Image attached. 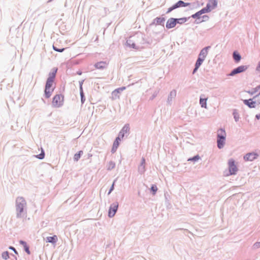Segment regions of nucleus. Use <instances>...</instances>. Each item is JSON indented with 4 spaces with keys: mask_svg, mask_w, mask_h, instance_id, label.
I'll return each mask as SVG.
<instances>
[{
    "mask_svg": "<svg viewBox=\"0 0 260 260\" xmlns=\"http://www.w3.org/2000/svg\"><path fill=\"white\" fill-rule=\"evenodd\" d=\"M20 243L23 246L25 251L27 252V253L29 254L30 251L29 250V247L27 245L26 243L23 241H20Z\"/></svg>",
    "mask_w": 260,
    "mask_h": 260,
    "instance_id": "nucleus-22",
    "label": "nucleus"
},
{
    "mask_svg": "<svg viewBox=\"0 0 260 260\" xmlns=\"http://www.w3.org/2000/svg\"><path fill=\"white\" fill-rule=\"evenodd\" d=\"M226 133L223 129H220L217 131V138H220L221 139H225Z\"/></svg>",
    "mask_w": 260,
    "mask_h": 260,
    "instance_id": "nucleus-16",
    "label": "nucleus"
},
{
    "mask_svg": "<svg viewBox=\"0 0 260 260\" xmlns=\"http://www.w3.org/2000/svg\"><path fill=\"white\" fill-rule=\"evenodd\" d=\"M233 58L237 62H239L241 58L240 55L237 53L236 52H234Z\"/></svg>",
    "mask_w": 260,
    "mask_h": 260,
    "instance_id": "nucleus-25",
    "label": "nucleus"
},
{
    "mask_svg": "<svg viewBox=\"0 0 260 260\" xmlns=\"http://www.w3.org/2000/svg\"><path fill=\"white\" fill-rule=\"evenodd\" d=\"M125 89V87H122L120 88H118L117 89H116L112 92L113 95H114L115 96L117 95L118 93H119L120 92L123 91Z\"/></svg>",
    "mask_w": 260,
    "mask_h": 260,
    "instance_id": "nucleus-21",
    "label": "nucleus"
},
{
    "mask_svg": "<svg viewBox=\"0 0 260 260\" xmlns=\"http://www.w3.org/2000/svg\"><path fill=\"white\" fill-rule=\"evenodd\" d=\"M200 15H201L200 14V12L198 11V12H197L194 14H193L192 15V17L193 18H199Z\"/></svg>",
    "mask_w": 260,
    "mask_h": 260,
    "instance_id": "nucleus-35",
    "label": "nucleus"
},
{
    "mask_svg": "<svg viewBox=\"0 0 260 260\" xmlns=\"http://www.w3.org/2000/svg\"><path fill=\"white\" fill-rule=\"evenodd\" d=\"M57 241V237L56 235L52 237H48L46 238V241L47 242L55 243Z\"/></svg>",
    "mask_w": 260,
    "mask_h": 260,
    "instance_id": "nucleus-19",
    "label": "nucleus"
},
{
    "mask_svg": "<svg viewBox=\"0 0 260 260\" xmlns=\"http://www.w3.org/2000/svg\"><path fill=\"white\" fill-rule=\"evenodd\" d=\"M151 190L153 192V194L154 195V194H155V193L157 190V188L156 185H153L151 187Z\"/></svg>",
    "mask_w": 260,
    "mask_h": 260,
    "instance_id": "nucleus-32",
    "label": "nucleus"
},
{
    "mask_svg": "<svg viewBox=\"0 0 260 260\" xmlns=\"http://www.w3.org/2000/svg\"><path fill=\"white\" fill-rule=\"evenodd\" d=\"M229 169L230 175L235 174L238 170L237 167L235 164V161L231 159L229 161Z\"/></svg>",
    "mask_w": 260,
    "mask_h": 260,
    "instance_id": "nucleus-5",
    "label": "nucleus"
},
{
    "mask_svg": "<svg viewBox=\"0 0 260 260\" xmlns=\"http://www.w3.org/2000/svg\"><path fill=\"white\" fill-rule=\"evenodd\" d=\"M200 158V157L198 155H196L192 158H190L188 159V161H197L199 160Z\"/></svg>",
    "mask_w": 260,
    "mask_h": 260,
    "instance_id": "nucleus-31",
    "label": "nucleus"
},
{
    "mask_svg": "<svg viewBox=\"0 0 260 260\" xmlns=\"http://www.w3.org/2000/svg\"><path fill=\"white\" fill-rule=\"evenodd\" d=\"M145 159L144 158H142V161L141 163V165L139 168V170H141V172L143 173L145 171Z\"/></svg>",
    "mask_w": 260,
    "mask_h": 260,
    "instance_id": "nucleus-26",
    "label": "nucleus"
},
{
    "mask_svg": "<svg viewBox=\"0 0 260 260\" xmlns=\"http://www.w3.org/2000/svg\"><path fill=\"white\" fill-rule=\"evenodd\" d=\"M177 19V23L182 24L183 23H185L187 21V19L186 18H182L179 19Z\"/></svg>",
    "mask_w": 260,
    "mask_h": 260,
    "instance_id": "nucleus-30",
    "label": "nucleus"
},
{
    "mask_svg": "<svg viewBox=\"0 0 260 260\" xmlns=\"http://www.w3.org/2000/svg\"><path fill=\"white\" fill-rule=\"evenodd\" d=\"M258 156V154L255 152H250L246 154L244 156V159L245 161H252L257 158Z\"/></svg>",
    "mask_w": 260,
    "mask_h": 260,
    "instance_id": "nucleus-7",
    "label": "nucleus"
},
{
    "mask_svg": "<svg viewBox=\"0 0 260 260\" xmlns=\"http://www.w3.org/2000/svg\"><path fill=\"white\" fill-rule=\"evenodd\" d=\"M207 99H203L201 98L200 100V103L202 106V107L206 108L207 104Z\"/></svg>",
    "mask_w": 260,
    "mask_h": 260,
    "instance_id": "nucleus-27",
    "label": "nucleus"
},
{
    "mask_svg": "<svg viewBox=\"0 0 260 260\" xmlns=\"http://www.w3.org/2000/svg\"><path fill=\"white\" fill-rule=\"evenodd\" d=\"M256 70L260 72V61L258 62V66L256 68Z\"/></svg>",
    "mask_w": 260,
    "mask_h": 260,
    "instance_id": "nucleus-40",
    "label": "nucleus"
},
{
    "mask_svg": "<svg viewBox=\"0 0 260 260\" xmlns=\"http://www.w3.org/2000/svg\"><path fill=\"white\" fill-rule=\"evenodd\" d=\"M81 96H82L81 101L84 100V99H83V95H82V93H81Z\"/></svg>",
    "mask_w": 260,
    "mask_h": 260,
    "instance_id": "nucleus-45",
    "label": "nucleus"
},
{
    "mask_svg": "<svg viewBox=\"0 0 260 260\" xmlns=\"http://www.w3.org/2000/svg\"><path fill=\"white\" fill-rule=\"evenodd\" d=\"M108 62L106 61H100L95 64L94 67L97 69H104L107 67Z\"/></svg>",
    "mask_w": 260,
    "mask_h": 260,
    "instance_id": "nucleus-10",
    "label": "nucleus"
},
{
    "mask_svg": "<svg viewBox=\"0 0 260 260\" xmlns=\"http://www.w3.org/2000/svg\"><path fill=\"white\" fill-rule=\"evenodd\" d=\"M56 72L57 69L53 70V71L49 74V77L47 79L45 89V96L47 99H48L51 96L54 90V80L55 77Z\"/></svg>",
    "mask_w": 260,
    "mask_h": 260,
    "instance_id": "nucleus-1",
    "label": "nucleus"
},
{
    "mask_svg": "<svg viewBox=\"0 0 260 260\" xmlns=\"http://www.w3.org/2000/svg\"><path fill=\"white\" fill-rule=\"evenodd\" d=\"M83 154V151H79L78 153H76L74 156V159L75 161H78L80 158L81 157V156Z\"/></svg>",
    "mask_w": 260,
    "mask_h": 260,
    "instance_id": "nucleus-24",
    "label": "nucleus"
},
{
    "mask_svg": "<svg viewBox=\"0 0 260 260\" xmlns=\"http://www.w3.org/2000/svg\"><path fill=\"white\" fill-rule=\"evenodd\" d=\"M204 60L203 59V58H201L200 57L198 58V60H197V62L196 63L195 65V68L193 71V74H194L198 70L199 68L200 67V66L203 63V61Z\"/></svg>",
    "mask_w": 260,
    "mask_h": 260,
    "instance_id": "nucleus-15",
    "label": "nucleus"
},
{
    "mask_svg": "<svg viewBox=\"0 0 260 260\" xmlns=\"http://www.w3.org/2000/svg\"><path fill=\"white\" fill-rule=\"evenodd\" d=\"M53 49L56 51H58V52H62L63 50H64V48H62V49H58L55 46H53Z\"/></svg>",
    "mask_w": 260,
    "mask_h": 260,
    "instance_id": "nucleus-36",
    "label": "nucleus"
},
{
    "mask_svg": "<svg viewBox=\"0 0 260 260\" xmlns=\"http://www.w3.org/2000/svg\"><path fill=\"white\" fill-rule=\"evenodd\" d=\"M249 93L251 94H253L257 93V95L260 94V85L252 89Z\"/></svg>",
    "mask_w": 260,
    "mask_h": 260,
    "instance_id": "nucleus-20",
    "label": "nucleus"
},
{
    "mask_svg": "<svg viewBox=\"0 0 260 260\" xmlns=\"http://www.w3.org/2000/svg\"><path fill=\"white\" fill-rule=\"evenodd\" d=\"M10 249H11L13 250L14 251V252H15V253H17V252L16 250V249H15L14 247H10Z\"/></svg>",
    "mask_w": 260,
    "mask_h": 260,
    "instance_id": "nucleus-42",
    "label": "nucleus"
},
{
    "mask_svg": "<svg viewBox=\"0 0 260 260\" xmlns=\"http://www.w3.org/2000/svg\"><path fill=\"white\" fill-rule=\"evenodd\" d=\"M118 207V204L117 203L113 204L109 211L108 215L110 217H112L115 214Z\"/></svg>",
    "mask_w": 260,
    "mask_h": 260,
    "instance_id": "nucleus-6",
    "label": "nucleus"
},
{
    "mask_svg": "<svg viewBox=\"0 0 260 260\" xmlns=\"http://www.w3.org/2000/svg\"><path fill=\"white\" fill-rule=\"evenodd\" d=\"M114 166L115 165L113 162L110 163V167H111V168H113L114 167Z\"/></svg>",
    "mask_w": 260,
    "mask_h": 260,
    "instance_id": "nucleus-41",
    "label": "nucleus"
},
{
    "mask_svg": "<svg viewBox=\"0 0 260 260\" xmlns=\"http://www.w3.org/2000/svg\"><path fill=\"white\" fill-rule=\"evenodd\" d=\"M256 117L257 118V119H259L260 118V115H256Z\"/></svg>",
    "mask_w": 260,
    "mask_h": 260,
    "instance_id": "nucleus-43",
    "label": "nucleus"
},
{
    "mask_svg": "<svg viewBox=\"0 0 260 260\" xmlns=\"http://www.w3.org/2000/svg\"><path fill=\"white\" fill-rule=\"evenodd\" d=\"M177 24V19L171 18L169 19L166 23V27L168 29L174 27Z\"/></svg>",
    "mask_w": 260,
    "mask_h": 260,
    "instance_id": "nucleus-9",
    "label": "nucleus"
},
{
    "mask_svg": "<svg viewBox=\"0 0 260 260\" xmlns=\"http://www.w3.org/2000/svg\"><path fill=\"white\" fill-rule=\"evenodd\" d=\"M260 247V242L256 243L254 244L253 247L254 248H257Z\"/></svg>",
    "mask_w": 260,
    "mask_h": 260,
    "instance_id": "nucleus-38",
    "label": "nucleus"
},
{
    "mask_svg": "<svg viewBox=\"0 0 260 260\" xmlns=\"http://www.w3.org/2000/svg\"><path fill=\"white\" fill-rule=\"evenodd\" d=\"M217 6V2L216 0H209L207 4L206 7L211 11L212 9H214Z\"/></svg>",
    "mask_w": 260,
    "mask_h": 260,
    "instance_id": "nucleus-12",
    "label": "nucleus"
},
{
    "mask_svg": "<svg viewBox=\"0 0 260 260\" xmlns=\"http://www.w3.org/2000/svg\"><path fill=\"white\" fill-rule=\"evenodd\" d=\"M121 139H122V138L120 136H118L115 139V141L113 143V147L112 149V152H115L116 150L117 149V148H118V147L119 146V142L120 141Z\"/></svg>",
    "mask_w": 260,
    "mask_h": 260,
    "instance_id": "nucleus-14",
    "label": "nucleus"
},
{
    "mask_svg": "<svg viewBox=\"0 0 260 260\" xmlns=\"http://www.w3.org/2000/svg\"><path fill=\"white\" fill-rule=\"evenodd\" d=\"M189 5H190V3H184L182 1H179L175 4H174V5H173L172 6H171V7H170L168 9L167 13H169L173 10L177 9L178 8L185 7L188 6Z\"/></svg>",
    "mask_w": 260,
    "mask_h": 260,
    "instance_id": "nucleus-4",
    "label": "nucleus"
},
{
    "mask_svg": "<svg viewBox=\"0 0 260 260\" xmlns=\"http://www.w3.org/2000/svg\"><path fill=\"white\" fill-rule=\"evenodd\" d=\"M210 47H207L203 49L199 54V57L204 60L208 54V49Z\"/></svg>",
    "mask_w": 260,
    "mask_h": 260,
    "instance_id": "nucleus-13",
    "label": "nucleus"
},
{
    "mask_svg": "<svg viewBox=\"0 0 260 260\" xmlns=\"http://www.w3.org/2000/svg\"><path fill=\"white\" fill-rule=\"evenodd\" d=\"M244 103L250 108H254L255 106V102L251 99L244 100Z\"/></svg>",
    "mask_w": 260,
    "mask_h": 260,
    "instance_id": "nucleus-17",
    "label": "nucleus"
},
{
    "mask_svg": "<svg viewBox=\"0 0 260 260\" xmlns=\"http://www.w3.org/2000/svg\"><path fill=\"white\" fill-rule=\"evenodd\" d=\"M225 139H221L220 138H217V146L219 149L222 148L225 143Z\"/></svg>",
    "mask_w": 260,
    "mask_h": 260,
    "instance_id": "nucleus-18",
    "label": "nucleus"
},
{
    "mask_svg": "<svg viewBox=\"0 0 260 260\" xmlns=\"http://www.w3.org/2000/svg\"><path fill=\"white\" fill-rule=\"evenodd\" d=\"M129 131V127L128 125H125L119 133V136H120L121 138L124 136V135L128 133Z\"/></svg>",
    "mask_w": 260,
    "mask_h": 260,
    "instance_id": "nucleus-11",
    "label": "nucleus"
},
{
    "mask_svg": "<svg viewBox=\"0 0 260 260\" xmlns=\"http://www.w3.org/2000/svg\"><path fill=\"white\" fill-rule=\"evenodd\" d=\"M247 69V67L244 66H239L238 68L235 69L232 71V72L230 74V76H234L237 74L242 73L245 71Z\"/></svg>",
    "mask_w": 260,
    "mask_h": 260,
    "instance_id": "nucleus-8",
    "label": "nucleus"
},
{
    "mask_svg": "<svg viewBox=\"0 0 260 260\" xmlns=\"http://www.w3.org/2000/svg\"><path fill=\"white\" fill-rule=\"evenodd\" d=\"M2 257L5 259H7L9 258V253L8 252L6 251L2 253Z\"/></svg>",
    "mask_w": 260,
    "mask_h": 260,
    "instance_id": "nucleus-33",
    "label": "nucleus"
},
{
    "mask_svg": "<svg viewBox=\"0 0 260 260\" xmlns=\"http://www.w3.org/2000/svg\"><path fill=\"white\" fill-rule=\"evenodd\" d=\"M81 96H82L81 101L84 100V99H83V95H82V93H81Z\"/></svg>",
    "mask_w": 260,
    "mask_h": 260,
    "instance_id": "nucleus-44",
    "label": "nucleus"
},
{
    "mask_svg": "<svg viewBox=\"0 0 260 260\" xmlns=\"http://www.w3.org/2000/svg\"><path fill=\"white\" fill-rule=\"evenodd\" d=\"M165 20V19L163 17H156L154 21L156 24H161V23H164Z\"/></svg>",
    "mask_w": 260,
    "mask_h": 260,
    "instance_id": "nucleus-23",
    "label": "nucleus"
},
{
    "mask_svg": "<svg viewBox=\"0 0 260 260\" xmlns=\"http://www.w3.org/2000/svg\"><path fill=\"white\" fill-rule=\"evenodd\" d=\"M64 104V96L62 94H56L52 99V105L54 108H59Z\"/></svg>",
    "mask_w": 260,
    "mask_h": 260,
    "instance_id": "nucleus-2",
    "label": "nucleus"
},
{
    "mask_svg": "<svg viewBox=\"0 0 260 260\" xmlns=\"http://www.w3.org/2000/svg\"><path fill=\"white\" fill-rule=\"evenodd\" d=\"M176 95V91L175 90H173L170 92V96L171 98H174Z\"/></svg>",
    "mask_w": 260,
    "mask_h": 260,
    "instance_id": "nucleus-34",
    "label": "nucleus"
},
{
    "mask_svg": "<svg viewBox=\"0 0 260 260\" xmlns=\"http://www.w3.org/2000/svg\"><path fill=\"white\" fill-rule=\"evenodd\" d=\"M44 156H45V154H44V152H42V153H41L40 154H39L37 157L39 158V159H43L44 157Z\"/></svg>",
    "mask_w": 260,
    "mask_h": 260,
    "instance_id": "nucleus-37",
    "label": "nucleus"
},
{
    "mask_svg": "<svg viewBox=\"0 0 260 260\" xmlns=\"http://www.w3.org/2000/svg\"><path fill=\"white\" fill-rule=\"evenodd\" d=\"M26 205V202L23 198H18L16 200V210L17 216H22V213L23 212V209Z\"/></svg>",
    "mask_w": 260,
    "mask_h": 260,
    "instance_id": "nucleus-3",
    "label": "nucleus"
},
{
    "mask_svg": "<svg viewBox=\"0 0 260 260\" xmlns=\"http://www.w3.org/2000/svg\"><path fill=\"white\" fill-rule=\"evenodd\" d=\"M113 188H114V183H113L108 194H110L111 193V192L113 190Z\"/></svg>",
    "mask_w": 260,
    "mask_h": 260,
    "instance_id": "nucleus-39",
    "label": "nucleus"
},
{
    "mask_svg": "<svg viewBox=\"0 0 260 260\" xmlns=\"http://www.w3.org/2000/svg\"><path fill=\"white\" fill-rule=\"evenodd\" d=\"M199 12H200V14L202 15L204 13H208V12H210V11L209 9H208V8L207 7H206L205 8L202 9L201 10L199 11Z\"/></svg>",
    "mask_w": 260,
    "mask_h": 260,
    "instance_id": "nucleus-29",
    "label": "nucleus"
},
{
    "mask_svg": "<svg viewBox=\"0 0 260 260\" xmlns=\"http://www.w3.org/2000/svg\"><path fill=\"white\" fill-rule=\"evenodd\" d=\"M126 43L128 46L135 49H137L135 44L133 43L131 40H127Z\"/></svg>",
    "mask_w": 260,
    "mask_h": 260,
    "instance_id": "nucleus-28",
    "label": "nucleus"
}]
</instances>
